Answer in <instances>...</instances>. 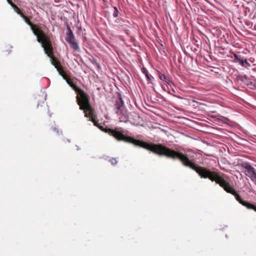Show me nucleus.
Returning <instances> with one entry per match:
<instances>
[{
  "instance_id": "obj_1",
  "label": "nucleus",
  "mask_w": 256,
  "mask_h": 256,
  "mask_svg": "<svg viewBox=\"0 0 256 256\" xmlns=\"http://www.w3.org/2000/svg\"><path fill=\"white\" fill-rule=\"evenodd\" d=\"M84 114L86 117L90 119L95 126L98 127L101 130L112 136L118 141L132 144L134 146L150 150L156 154L164 156L174 160H179L184 166L192 170L196 165L194 159H190L187 154L168 148L162 144H149L142 140L134 139L131 136H125L121 130V128H115L114 129L108 128H104L98 124V121L96 120V116L94 114V109L92 113L87 112Z\"/></svg>"
},
{
  "instance_id": "obj_2",
  "label": "nucleus",
  "mask_w": 256,
  "mask_h": 256,
  "mask_svg": "<svg viewBox=\"0 0 256 256\" xmlns=\"http://www.w3.org/2000/svg\"><path fill=\"white\" fill-rule=\"evenodd\" d=\"M194 170L201 178H208L212 182H214L216 184H219L226 192L234 195L236 200L247 208L253 210L256 212V206L244 200L234 189L231 186L228 182V176L226 174L212 170L210 168L200 166L197 164Z\"/></svg>"
},
{
  "instance_id": "obj_3",
  "label": "nucleus",
  "mask_w": 256,
  "mask_h": 256,
  "mask_svg": "<svg viewBox=\"0 0 256 256\" xmlns=\"http://www.w3.org/2000/svg\"><path fill=\"white\" fill-rule=\"evenodd\" d=\"M20 16L24 18L25 22L30 27L32 32L36 36L37 41L39 43L42 42L50 36H52V34L46 33L42 30L41 24H34L31 22L28 18L24 14Z\"/></svg>"
},
{
  "instance_id": "obj_4",
  "label": "nucleus",
  "mask_w": 256,
  "mask_h": 256,
  "mask_svg": "<svg viewBox=\"0 0 256 256\" xmlns=\"http://www.w3.org/2000/svg\"><path fill=\"white\" fill-rule=\"evenodd\" d=\"M76 101L80 106V109L84 111L85 114L87 112L92 113L94 108L90 103V96L82 88L76 92Z\"/></svg>"
},
{
  "instance_id": "obj_5",
  "label": "nucleus",
  "mask_w": 256,
  "mask_h": 256,
  "mask_svg": "<svg viewBox=\"0 0 256 256\" xmlns=\"http://www.w3.org/2000/svg\"><path fill=\"white\" fill-rule=\"evenodd\" d=\"M52 36H50L46 40H44L42 42H40L42 46L44 48V50L47 56L50 58L52 60V64L56 68L57 70H58L62 66H61L60 62L58 59L54 56V49L52 46Z\"/></svg>"
},
{
  "instance_id": "obj_6",
  "label": "nucleus",
  "mask_w": 256,
  "mask_h": 256,
  "mask_svg": "<svg viewBox=\"0 0 256 256\" xmlns=\"http://www.w3.org/2000/svg\"><path fill=\"white\" fill-rule=\"evenodd\" d=\"M66 40L70 44V46L74 51H80V46L74 34L70 28H68L66 33Z\"/></svg>"
},
{
  "instance_id": "obj_7",
  "label": "nucleus",
  "mask_w": 256,
  "mask_h": 256,
  "mask_svg": "<svg viewBox=\"0 0 256 256\" xmlns=\"http://www.w3.org/2000/svg\"><path fill=\"white\" fill-rule=\"evenodd\" d=\"M124 106V102L120 94L118 95V100L116 102L115 108L116 109V114H122Z\"/></svg>"
},
{
  "instance_id": "obj_8",
  "label": "nucleus",
  "mask_w": 256,
  "mask_h": 256,
  "mask_svg": "<svg viewBox=\"0 0 256 256\" xmlns=\"http://www.w3.org/2000/svg\"><path fill=\"white\" fill-rule=\"evenodd\" d=\"M244 168L248 170V174H246L251 180L253 182L256 181V170L250 164H246Z\"/></svg>"
},
{
  "instance_id": "obj_9",
  "label": "nucleus",
  "mask_w": 256,
  "mask_h": 256,
  "mask_svg": "<svg viewBox=\"0 0 256 256\" xmlns=\"http://www.w3.org/2000/svg\"><path fill=\"white\" fill-rule=\"evenodd\" d=\"M234 62H238L242 66H244L245 68H248V66H250V64L248 63L246 59H244L240 56L234 54Z\"/></svg>"
},
{
  "instance_id": "obj_10",
  "label": "nucleus",
  "mask_w": 256,
  "mask_h": 256,
  "mask_svg": "<svg viewBox=\"0 0 256 256\" xmlns=\"http://www.w3.org/2000/svg\"><path fill=\"white\" fill-rule=\"evenodd\" d=\"M67 84L76 92L80 88H78L76 84L68 78L66 81Z\"/></svg>"
},
{
  "instance_id": "obj_11",
  "label": "nucleus",
  "mask_w": 256,
  "mask_h": 256,
  "mask_svg": "<svg viewBox=\"0 0 256 256\" xmlns=\"http://www.w3.org/2000/svg\"><path fill=\"white\" fill-rule=\"evenodd\" d=\"M159 78L162 82H164L166 83L169 84L170 80L165 75L163 74L160 72H158Z\"/></svg>"
},
{
  "instance_id": "obj_12",
  "label": "nucleus",
  "mask_w": 256,
  "mask_h": 256,
  "mask_svg": "<svg viewBox=\"0 0 256 256\" xmlns=\"http://www.w3.org/2000/svg\"><path fill=\"white\" fill-rule=\"evenodd\" d=\"M59 74L62 77V78L65 80L66 81L70 78L66 74V72L63 70V68H61L60 70H58Z\"/></svg>"
},
{
  "instance_id": "obj_13",
  "label": "nucleus",
  "mask_w": 256,
  "mask_h": 256,
  "mask_svg": "<svg viewBox=\"0 0 256 256\" xmlns=\"http://www.w3.org/2000/svg\"><path fill=\"white\" fill-rule=\"evenodd\" d=\"M51 130L53 133L56 134V135H60L62 132V131L56 126L52 127Z\"/></svg>"
},
{
  "instance_id": "obj_14",
  "label": "nucleus",
  "mask_w": 256,
  "mask_h": 256,
  "mask_svg": "<svg viewBox=\"0 0 256 256\" xmlns=\"http://www.w3.org/2000/svg\"><path fill=\"white\" fill-rule=\"evenodd\" d=\"M143 72L145 74L147 80L148 82H150L151 80V78H150V76L148 71L146 70L145 68H144Z\"/></svg>"
},
{
  "instance_id": "obj_15",
  "label": "nucleus",
  "mask_w": 256,
  "mask_h": 256,
  "mask_svg": "<svg viewBox=\"0 0 256 256\" xmlns=\"http://www.w3.org/2000/svg\"><path fill=\"white\" fill-rule=\"evenodd\" d=\"M12 8L14 9V11L20 16L23 14V13L20 11V9L16 5L14 6Z\"/></svg>"
},
{
  "instance_id": "obj_16",
  "label": "nucleus",
  "mask_w": 256,
  "mask_h": 256,
  "mask_svg": "<svg viewBox=\"0 0 256 256\" xmlns=\"http://www.w3.org/2000/svg\"><path fill=\"white\" fill-rule=\"evenodd\" d=\"M109 162L113 166L116 165L118 162V160L116 158H112L109 160Z\"/></svg>"
},
{
  "instance_id": "obj_17",
  "label": "nucleus",
  "mask_w": 256,
  "mask_h": 256,
  "mask_svg": "<svg viewBox=\"0 0 256 256\" xmlns=\"http://www.w3.org/2000/svg\"><path fill=\"white\" fill-rule=\"evenodd\" d=\"M114 12L113 13V16L114 18H116L118 16L119 12L118 11L116 7H114Z\"/></svg>"
},
{
  "instance_id": "obj_18",
  "label": "nucleus",
  "mask_w": 256,
  "mask_h": 256,
  "mask_svg": "<svg viewBox=\"0 0 256 256\" xmlns=\"http://www.w3.org/2000/svg\"><path fill=\"white\" fill-rule=\"evenodd\" d=\"M8 4H10L12 8H14L16 4L10 0H6Z\"/></svg>"
},
{
  "instance_id": "obj_19",
  "label": "nucleus",
  "mask_w": 256,
  "mask_h": 256,
  "mask_svg": "<svg viewBox=\"0 0 256 256\" xmlns=\"http://www.w3.org/2000/svg\"><path fill=\"white\" fill-rule=\"evenodd\" d=\"M42 30L46 32L44 30ZM47 32H48V30H47ZM46 33L50 34V32H46Z\"/></svg>"
},
{
  "instance_id": "obj_20",
  "label": "nucleus",
  "mask_w": 256,
  "mask_h": 256,
  "mask_svg": "<svg viewBox=\"0 0 256 256\" xmlns=\"http://www.w3.org/2000/svg\"><path fill=\"white\" fill-rule=\"evenodd\" d=\"M67 141H68V142H70V140H68V139H67Z\"/></svg>"
}]
</instances>
